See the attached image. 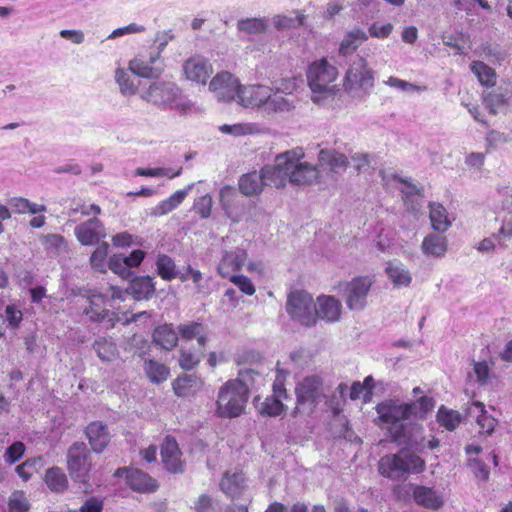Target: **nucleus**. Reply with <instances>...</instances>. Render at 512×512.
I'll use <instances>...</instances> for the list:
<instances>
[{
	"label": "nucleus",
	"mask_w": 512,
	"mask_h": 512,
	"mask_svg": "<svg viewBox=\"0 0 512 512\" xmlns=\"http://www.w3.org/2000/svg\"><path fill=\"white\" fill-rule=\"evenodd\" d=\"M89 319L93 322H101L108 319L110 326L114 325V314L106 308L105 297L99 293H91L89 296V306L84 309Z\"/></svg>",
	"instance_id": "4be33fe9"
},
{
	"label": "nucleus",
	"mask_w": 512,
	"mask_h": 512,
	"mask_svg": "<svg viewBox=\"0 0 512 512\" xmlns=\"http://www.w3.org/2000/svg\"><path fill=\"white\" fill-rule=\"evenodd\" d=\"M204 348H198L192 352L190 349L182 347L180 350L179 365L184 370L193 369L202 359Z\"/></svg>",
	"instance_id": "09e8293b"
},
{
	"label": "nucleus",
	"mask_w": 512,
	"mask_h": 512,
	"mask_svg": "<svg viewBox=\"0 0 512 512\" xmlns=\"http://www.w3.org/2000/svg\"><path fill=\"white\" fill-rule=\"evenodd\" d=\"M220 490L228 497L239 496L245 488V477L241 471H226L220 481Z\"/></svg>",
	"instance_id": "cd10ccee"
},
{
	"label": "nucleus",
	"mask_w": 512,
	"mask_h": 512,
	"mask_svg": "<svg viewBox=\"0 0 512 512\" xmlns=\"http://www.w3.org/2000/svg\"><path fill=\"white\" fill-rule=\"evenodd\" d=\"M183 72L187 80L205 85L213 73V67L209 60L196 55L184 62Z\"/></svg>",
	"instance_id": "dca6fc26"
},
{
	"label": "nucleus",
	"mask_w": 512,
	"mask_h": 512,
	"mask_svg": "<svg viewBox=\"0 0 512 512\" xmlns=\"http://www.w3.org/2000/svg\"><path fill=\"white\" fill-rule=\"evenodd\" d=\"M471 70L478 78L479 82L485 86H494L496 83L495 71L481 61H475L471 64Z\"/></svg>",
	"instance_id": "de8ad7c7"
},
{
	"label": "nucleus",
	"mask_w": 512,
	"mask_h": 512,
	"mask_svg": "<svg viewBox=\"0 0 512 512\" xmlns=\"http://www.w3.org/2000/svg\"><path fill=\"white\" fill-rule=\"evenodd\" d=\"M238 185L241 193L245 196L258 195L263 191V187L266 186L261 171H253L242 175Z\"/></svg>",
	"instance_id": "473e14b6"
},
{
	"label": "nucleus",
	"mask_w": 512,
	"mask_h": 512,
	"mask_svg": "<svg viewBox=\"0 0 512 512\" xmlns=\"http://www.w3.org/2000/svg\"><path fill=\"white\" fill-rule=\"evenodd\" d=\"M385 84L392 87V88H395V89H398V90H401V91H404V92H423L426 90V87L424 86H418V85H415L413 83H410V82H407L405 80H402V79H399L397 77H394V76H391L389 77L386 81H385Z\"/></svg>",
	"instance_id": "4d7b16f0"
},
{
	"label": "nucleus",
	"mask_w": 512,
	"mask_h": 512,
	"mask_svg": "<svg viewBox=\"0 0 512 512\" xmlns=\"http://www.w3.org/2000/svg\"><path fill=\"white\" fill-rule=\"evenodd\" d=\"M411 486L413 487V498L418 505L432 510L442 507L443 499L437 491L421 485Z\"/></svg>",
	"instance_id": "bb28decb"
},
{
	"label": "nucleus",
	"mask_w": 512,
	"mask_h": 512,
	"mask_svg": "<svg viewBox=\"0 0 512 512\" xmlns=\"http://www.w3.org/2000/svg\"><path fill=\"white\" fill-rule=\"evenodd\" d=\"M407 406L409 407L412 420L423 419L432 411L435 406V401L432 397L422 396L415 401L408 402Z\"/></svg>",
	"instance_id": "58836bf2"
},
{
	"label": "nucleus",
	"mask_w": 512,
	"mask_h": 512,
	"mask_svg": "<svg viewBox=\"0 0 512 512\" xmlns=\"http://www.w3.org/2000/svg\"><path fill=\"white\" fill-rule=\"evenodd\" d=\"M295 88L294 81H287L285 88L275 90L267 85H242L237 103L244 108L256 109L265 117H274L276 114L291 112L295 105L291 99L284 96Z\"/></svg>",
	"instance_id": "7ed1b4c3"
},
{
	"label": "nucleus",
	"mask_w": 512,
	"mask_h": 512,
	"mask_svg": "<svg viewBox=\"0 0 512 512\" xmlns=\"http://www.w3.org/2000/svg\"><path fill=\"white\" fill-rule=\"evenodd\" d=\"M178 443L172 437H166L161 445V459L164 468L173 474L184 472L185 463L181 460Z\"/></svg>",
	"instance_id": "f3484780"
},
{
	"label": "nucleus",
	"mask_w": 512,
	"mask_h": 512,
	"mask_svg": "<svg viewBox=\"0 0 512 512\" xmlns=\"http://www.w3.org/2000/svg\"><path fill=\"white\" fill-rule=\"evenodd\" d=\"M297 402L315 406L323 397V382L321 377L311 375L305 377L296 386Z\"/></svg>",
	"instance_id": "4468645a"
},
{
	"label": "nucleus",
	"mask_w": 512,
	"mask_h": 512,
	"mask_svg": "<svg viewBox=\"0 0 512 512\" xmlns=\"http://www.w3.org/2000/svg\"><path fill=\"white\" fill-rule=\"evenodd\" d=\"M317 318L327 322H337L340 319L342 305L333 296H320L317 298Z\"/></svg>",
	"instance_id": "393cba45"
},
{
	"label": "nucleus",
	"mask_w": 512,
	"mask_h": 512,
	"mask_svg": "<svg viewBox=\"0 0 512 512\" xmlns=\"http://www.w3.org/2000/svg\"><path fill=\"white\" fill-rule=\"evenodd\" d=\"M378 424L386 429L393 442L406 445L417 452L424 450L423 426L410 423L411 416L407 403L398 399H388L377 404Z\"/></svg>",
	"instance_id": "f257e3e1"
},
{
	"label": "nucleus",
	"mask_w": 512,
	"mask_h": 512,
	"mask_svg": "<svg viewBox=\"0 0 512 512\" xmlns=\"http://www.w3.org/2000/svg\"><path fill=\"white\" fill-rule=\"evenodd\" d=\"M5 315L9 327H11L12 329H16L19 327L23 318V314L22 311L16 307V305H7L5 308Z\"/></svg>",
	"instance_id": "e2e57ef3"
},
{
	"label": "nucleus",
	"mask_w": 512,
	"mask_h": 512,
	"mask_svg": "<svg viewBox=\"0 0 512 512\" xmlns=\"http://www.w3.org/2000/svg\"><path fill=\"white\" fill-rule=\"evenodd\" d=\"M93 348L102 361H112L118 355L116 344L107 338L97 339L93 344Z\"/></svg>",
	"instance_id": "a18cd8bd"
},
{
	"label": "nucleus",
	"mask_w": 512,
	"mask_h": 512,
	"mask_svg": "<svg viewBox=\"0 0 512 512\" xmlns=\"http://www.w3.org/2000/svg\"><path fill=\"white\" fill-rule=\"evenodd\" d=\"M403 462L398 453L383 456L378 463V469L382 476L392 480L403 477Z\"/></svg>",
	"instance_id": "c85d7f7f"
},
{
	"label": "nucleus",
	"mask_w": 512,
	"mask_h": 512,
	"mask_svg": "<svg viewBox=\"0 0 512 512\" xmlns=\"http://www.w3.org/2000/svg\"><path fill=\"white\" fill-rule=\"evenodd\" d=\"M140 97L160 108H172L178 105L181 90L174 82L159 80L152 82L147 89L142 90Z\"/></svg>",
	"instance_id": "6e6552de"
},
{
	"label": "nucleus",
	"mask_w": 512,
	"mask_h": 512,
	"mask_svg": "<svg viewBox=\"0 0 512 512\" xmlns=\"http://www.w3.org/2000/svg\"><path fill=\"white\" fill-rule=\"evenodd\" d=\"M115 81L119 86L120 93L129 97L137 93V86L134 84L130 73L123 69L117 68L114 75Z\"/></svg>",
	"instance_id": "c03bdc74"
},
{
	"label": "nucleus",
	"mask_w": 512,
	"mask_h": 512,
	"mask_svg": "<svg viewBox=\"0 0 512 512\" xmlns=\"http://www.w3.org/2000/svg\"><path fill=\"white\" fill-rule=\"evenodd\" d=\"M241 84L229 72H220L216 74L209 84V90L214 93L218 101H236L238 100Z\"/></svg>",
	"instance_id": "9b49d317"
},
{
	"label": "nucleus",
	"mask_w": 512,
	"mask_h": 512,
	"mask_svg": "<svg viewBox=\"0 0 512 512\" xmlns=\"http://www.w3.org/2000/svg\"><path fill=\"white\" fill-rule=\"evenodd\" d=\"M436 420L446 430L453 431L461 423L462 416L458 411L448 409L442 405L437 411Z\"/></svg>",
	"instance_id": "ea45409f"
},
{
	"label": "nucleus",
	"mask_w": 512,
	"mask_h": 512,
	"mask_svg": "<svg viewBox=\"0 0 512 512\" xmlns=\"http://www.w3.org/2000/svg\"><path fill=\"white\" fill-rule=\"evenodd\" d=\"M125 474L127 485L139 493H152L158 488L157 481L147 473L136 468H118L114 476L122 477Z\"/></svg>",
	"instance_id": "ddd939ff"
},
{
	"label": "nucleus",
	"mask_w": 512,
	"mask_h": 512,
	"mask_svg": "<svg viewBox=\"0 0 512 512\" xmlns=\"http://www.w3.org/2000/svg\"><path fill=\"white\" fill-rule=\"evenodd\" d=\"M193 509L196 512H214L212 497L207 494H201L194 503Z\"/></svg>",
	"instance_id": "774afa93"
},
{
	"label": "nucleus",
	"mask_w": 512,
	"mask_h": 512,
	"mask_svg": "<svg viewBox=\"0 0 512 512\" xmlns=\"http://www.w3.org/2000/svg\"><path fill=\"white\" fill-rule=\"evenodd\" d=\"M157 272L162 279L170 281L177 277L174 261L168 255H159L156 261Z\"/></svg>",
	"instance_id": "8fccbe9b"
},
{
	"label": "nucleus",
	"mask_w": 512,
	"mask_h": 512,
	"mask_svg": "<svg viewBox=\"0 0 512 512\" xmlns=\"http://www.w3.org/2000/svg\"><path fill=\"white\" fill-rule=\"evenodd\" d=\"M247 259V253L243 249H235L225 252L219 265L218 272L224 278H230L231 273L242 268Z\"/></svg>",
	"instance_id": "b1692460"
},
{
	"label": "nucleus",
	"mask_w": 512,
	"mask_h": 512,
	"mask_svg": "<svg viewBox=\"0 0 512 512\" xmlns=\"http://www.w3.org/2000/svg\"><path fill=\"white\" fill-rule=\"evenodd\" d=\"M129 70L142 78H158L164 71V60L157 54L139 55L129 62Z\"/></svg>",
	"instance_id": "f8f14e48"
},
{
	"label": "nucleus",
	"mask_w": 512,
	"mask_h": 512,
	"mask_svg": "<svg viewBox=\"0 0 512 512\" xmlns=\"http://www.w3.org/2000/svg\"><path fill=\"white\" fill-rule=\"evenodd\" d=\"M229 280L246 295L252 296L256 291L251 280L244 275H232Z\"/></svg>",
	"instance_id": "680f3d73"
},
{
	"label": "nucleus",
	"mask_w": 512,
	"mask_h": 512,
	"mask_svg": "<svg viewBox=\"0 0 512 512\" xmlns=\"http://www.w3.org/2000/svg\"><path fill=\"white\" fill-rule=\"evenodd\" d=\"M375 83V71L367 60L356 55L351 59L343 79L344 91L353 99L365 100Z\"/></svg>",
	"instance_id": "20e7f679"
},
{
	"label": "nucleus",
	"mask_w": 512,
	"mask_h": 512,
	"mask_svg": "<svg viewBox=\"0 0 512 512\" xmlns=\"http://www.w3.org/2000/svg\"><path fill=\"white\" fill-rule=\"evenodd\" d=\"M144 370L150 381L156 384L165 381L169 376V369L154 360L145 361Z\"/></svg>",
	"instance_id": "49530a36"
},
{
	"label": "nucleus",
	"mask_w": 512,
	"mask_h": 512,
	"mask_svg": "<svg viewBox=\"0 0 512 512\" xmlns=\"http://www.w3.org/2000/svg\"><path fill=\"white\" fill-rule=\"evenodd\" d=\"M67 467L75 482L88 483L92 468L91 453L83 442L73 443L67 452Z\"/></svg>",
	"instance_id": "1a4fd4ad"
},
{
	"label": "nucleus",
	"mask_w": 512,
	"mask_h": 512,
	"mask_svg": "<svg viewBox=\"0 0 512 512\" xmlns=\"http://www.w3.org/2000/svg\"><path fill=\"white\" fill-rule=\"evenodd\" d=\"M338 71L326 59L313 62L307 71V80L312 91V100L319 103L332 91L330 84L335 81Z\"/></svg>",
	"instance_id": "423d86ee"
},
{
	"label": "nucleus",
	"mask_w": 512,
	"mask_h": 512,
	"mask_svg": "<svg viewBox=\"0 0 512 512\" xmlns=\"http://www.w3.org/2000/svg\"><path fill=\"white\" fill-rule=\"evenodd\" d=\"M429 208V218L432 228L438 233L446 232L451 226L446 209L439 203H431Z\"/></svg>",
	"instance_id": "e433bc0d"
},
{
	"label": "nucleus",
	"mask_w": 512,
	"mask_h": 512,
	"mask_svg": "<svg viewBox=\"0 0 512 512\" xmlns=\"http://www.w3.org/2000/svg\"><path fill=\"white\" fill-rule=\"evenodd\" d=\"M85 433L92 450L96 453H102L110 442V433L107 426L101 421L91 422Z\"/></svg>",
	"instance_id": "412c9836"
},
{
	"label": "nucleus",
	"mask_w": 512,
	"mask_h": 512,
	"mask_svg": "<svg viewBox=\"0 0 512 512\" xmlns=\"http://www.w3.org/2000/svg\"><path fill=\"white\" fill-rule=\"evenodd\" d=\"M285 398H287L285 388L276 381L273 385V395L266 397L262 402H259V398H256V407L261 415L279 416L284 411L282 399Z\"/></svg>",
	"instance_id": "a211bd4d"
},
{
	"label": "nucleus",
	"mask_w": 512,
	"mask_h": 512,
	"mask_svg": "<svg viewBox=\"0 0 512 512\" xmlns=\"http://www.w3.org/2000/svg\"><path fill=\"white\" fill-rule=\"evenodd\" d=\"M45 482L54 492H63L68 487L67 477L59 467H52L46 471Z\"/></svg>",
	"instance_id": "a19ab883"
},
{
	"label": "nucleus",
	"mask_w": 512,
	"mask_h": 512,
	"mask_svg": "<svg viewBox=\"0 0 512 512\" xmlns=\"http://www.w3.org/2000/svg\"><path fill=\"white\" fill-rule=\"evenodd\" d=\"M25 449V445L21 441H16L12 443L6 449V452L4 454V461L9 465L16 463L23 457Z\"/></svg>",
	"instance_id": "bf43d9fd"
},
{
	"label": "nucleus",
	"mask_w": 512,
	"mask_h": 512,
	"mask_svg": "<svg viewBox=\"0 0 512 512\" xmlns=\"http://www.w3.org/2000/svg\"><path fill=\"white\" fill-rule=\"evenodd\" d=\"M510 100H512V81L503 82L484 96V103L492 114H496L501 108L507 106Z\"/></svg>",
	"instance_id": "6ab92c4d"
},
{
	"label": "nucleus",
	"mask_w": 512,
	"mask_h": 512,
	"mask_svg": "<svg viewBox=\"0 0 512 512\" xmlns=\"http://www.w3.org/2000/svg\"><path fill=\"white\" fill-rule=\"evenodd\" d=\"M385 272L396 288L408 287L412 282L410 271L403 263L397 260L389 261L386 265Z\"/></svg>",
	"instance_id": "7c9ffc66"
},
{
	"label": "nucleus",
	"mask_w": 512,
	"mask_h": 512,
	"mask_svg": "<svg viewBox=\"0 0 512 512\" xmlns=\"http://www.w3.org/2000/svg\"><path fill=\"white\" fill-rule=\"evenodd\" d=\"M74 234L76 239L85 246L95 245L106 237L104 225L97 217H92L76 225Z\"/></svg>",
	"instance_id": "2eb2a0df"
},
{
	"label": "nucleus",
	"mask_w": 512,
	"mask_h": 512,
	"mask_svg": "<svg viewBox=\"0 0 512 512\" xmlns=\"http://www.w3.org/2000/svg\"><path fill=\"white\" fill-rule=\"evenodd\" d=\"M179 334L185 340L197 339V344L201 348H205L207 338L203 333V326L200 323L192 322L179 326Z\"/></svg>",
	"instance_id": "79ce46f5"
},
{
	"label": "nucleus",
	"mask_w": 512,
	"mask_h": 512,
	"mask_svg": "<svg viewBox=\"0 0 512 512\" xmlns=\"http://www.w3.org/2000/svg\"><path fill=\"white\" fill-rule=\"evenodd\" d=\"M108 249V243L102 242L100 245L97 246V248L92 253L90 257V263L95 270L99 272L106 271V266L108 265V263L106 262Z\"/></svg>",
	"instance_id": "3c124183"
},
{
	"label": "nucleus",
	"mask_w": 512,
	"mask_h": 512,
	"mask_svg": "<svg viewBox=\"0 0 512 512\" xmlns=\"http://www.w3.org/2000/svg\"><path fill=\"white\" fill-rule=\"evenodd\" d=\"M203 385L202 379L195 374H184L173 382V390L176 395L186 397L193 395Z\"/></svg>",
	"instance_id": "2f4dec72"
},
{
	"label": "nucleus",
	"mask_w": 512,
	"mask_h": 512,
	"mask_svg": "<svg viewBox=\"0 0 512 512\" xmlns=\"http://www.w3.org/2000/svg\"><path fill=\"white\" fill-rule=\"evenodd\" d=\"M31 505L23 491H14L8 500V512H28Z\"/></svg>",
	"instance_id": "603ef678"
},
{
	"label": "nucleus",
	"mask_w": 512,
	"mask_h": 512,
	"mask_svg": "<svg viewBox=\"0 0 512 512\" xmlns=\"http://www.w3.org/2000/svg\"><path fill=\"white\" fill-rule=\"evenodd\" d=\"M194 183L188 184L184 189L177 190L169 198L161 201L153 209V216H163L176 209L193 189Z\"/></svg>",
	"instance_id": "c756f323"
},
{
	"label": "nucleus",
	"mask_w": 512,
	"mask_h": 512,
	"mask_svg": "<svg viewBox=\"0 0 512 512\" xmlns=\"http://www.w3.org/2000/svg\"><path fill=\"white\" fill-rule=\"evenodd\" d=\"M129 290L136 300H147L153 296L155 284L150 276L136 277L131 281Z\"/></svg>",
	"instance_id": "72a5a7b5"
},
{
	"label": "nucleus",
	"mask_w": 512,
	"mask_h": 512,
	"mask_svg": "<svg viewBox=\"0 0 512 512\" xmlns=\"http://www.w3.org/2000/svg\"><path fill=\"white\" fill-rule=\"evenodd\" d=\"M373 285L369 276H357L345 284L344 300L348 309L361 311L367 306L368 293Z\"/></svg>",
	"instance_id": "9d476101"
},
{
	"label": "nucleus",
	"mask_w": 512,
	"mask_h": 512,
	"mask_svg": "<svg viewBox=\"0 0 512 512\" xmlns=\"http://www.w3.org/2000/svg\"><path fill=\"white\" fill-rule=\"evenodd\" d=\"M392 30L393 25L391 23H373L369 27V34L375 38L385 39L391 34Z\"/></svg>",
	"instance_id": "0e129e2a"
},
{
	"label": "nucleus",
	"mask_w": 512,
	"mask_h": 512,
	"mask_svg": "<svg viewBox=\"0 0 512 512\" xmlns=\"http://www.w3.org/2000/svg\"><path fill=\"white\" fill-rule=\"evenodd\" d=\"M286 311L293 321L303 326L316 324L317 307L312 296L303 290H295L288 295Z\"/></svg>",
	"instance_id": "0eeeda50"
},
{
	"label": "nucleus",
	"mask_w": 512,
	"mask_h": 512,
	"mask_svg": "<svg viewBox=\"0 0 512 512\" xmlns=\"http://www.w3.org/2000/svg\"><path fill=\"white\" fill-rule=\"evenodd\" d=\"M101 207L96 204H87L85 202H74L69 210H68V216L72 217L76 214L80 213L82 216H93L96 217L97 215L101 214Z\"/></svg>",
	"instance_id": "864d4df0"
},
{
	"label": "nucleus",
	"mask_w": 512,
	"mask_h": 512,
	"mask_svg": "<svg viewBox=\"0 0 512 512\" xmlns=\"http://www.w3.org/2000/svg\"><path fill=\"white\" fill-rule=\"evenodd\" d=\"M474 373L476 375L477 383L480 386H487L496 379L495 375L490 373L489 366L486 361L474 362Z\"/></svg>",
	"instance_id": "6e6d98bb"
},
{
	"label": "nucleus",
	"mask_w": 512,
	"mask_h": 512,
	"mask_svg": "<svg viewBox=\"0 0 512 512\" xmlns=\"http://www.w3.org/2000/svg\"><path fill=\"white\" fill-rule=\"evenodd\" d=\"M108 267L115 274H118L123 278L130 274V269L127 266V260L122 254L113 255L108 261Z\"/></svg>",
	"instance_id": "13d9d810"
},
{
	"label": "nucleus",
	"mask_w": 512,
	"mask_h": 512,
	"mask_svg": "<svg viewBox=\"0 0 512 512\" xmlns=\"http://www.w3.org/2000/svg\"><path fill=\"white\" fill-rule=\"evenodd\" d=\"M220 131L234 136H244L256 132L257 126L253 123L224 124L220 126Z\"/></svg>",
	"instance_id": "5fc2aeb1"
},
{
	"label": "nucleus",
	"mask_w": 512,
	"mask_h": 512,
	"mask_svg": "<svg viewBox=\"0 0 512 512\" xmlns=\"http://www.w3.org/2000/svg\"><path fill=\"white\" fill-rule=\"evenodd\" d=\"M467 414L470 418H474L476 420L481 433L490 435L494 431L497 421L487 413L485 405L482 402H473L468 407Z\"/></svg>",
	"instance_id": "a878e982"
},
{
	"label": "nucleus",
	"mask_w": 512,
	"mask_h": 512,
	"mask_svg": "<svg viewBox=\"0 0 512 512\" xmlns=\"http://www.w3.org/2000/svg\"><path fill=\"white\" fill-rule=\"evenodd\" d=\"M268 28L264 18H246L237 22V29L249 35H260Z\"/></svg>",
	"instance_id": "37998d69"
},
{
	"label": "nucleus",
	"mask_w": 512,
	"mask_h": 512,
	"mask_svg": "<svg viewBox=\"0 0 512 512\" xmlns=\"http://www.w3.org/2000/svg\"><path fill=\"white\" fill-rule=\"evenodd\" d=\"M248 401V387L239 380L227 381L218 392L216 414L222 418H235L244 412Z\"/></svg>",
	"instance_id": "39448f33"
},
{
	"label": "nucleus",
	"mask_w": 512,
	"mask_h": 512,
	"mask_svg": "<svg viewBox=\"0 0 512 512\" xmlns=\"http://www.w3.org/2000/svg\"><path fill=\"white\" fill-rule=\"evenodd\" d=\"M367 39L368 36L364 30L354 28L344 36L340 43L339 53L347 56L353 53Z\"/></svg>",
	"instance_id": "c9c22d12"
},
{
	"label": "nucleus",
	"mask_w": 512,
	"mask_h": 512,
	"mask_svg": "<svg viewBox=\"0 0 512 512\" xmlns=\"http://www.w3.org/2000/svg\"><path fill=\"white\" fill-rule=\"evenodd\" d=\"M213 200L209 194L199 197L195 200L193 208L201 218L206 219L210 216L212 210Z\"/></svg>",
	"instance_id": "052dcab7"
},
{
	"label": "nucleus",
	"mask_w": 512,
	"mask_h": 512,
	"mask_svg": "<svg viewBox=\"0 0 512 512\" xmlns=\"http://www.w3.org/2000/svg\"><path fill=\"white\" fill-rule=\"evenodd\" d=\"M319 166L323 169H328L331 173L340 174L348 167V158L334 150V149H321L318 155Z\"/></svg>",
	"instance_id": "5701e85b"
},
{
	"label": "nucleus",
	"mask_w": 512,
	"mask_h": 512,
	"mask_svg": "<svg viewBox=\"0 0 512 512\" xmlns=\"http://www.w3.org/2000/svg\"><path fill=\"white\" fill-rule=\"evenodd\" d=\"M398 454L403 462L404 474H419L425 470L426 463L418 455L410 453L406 449L400 450Z\"/></svg>",
	"instance_id": "4c0bfd02"
},
{
	"label": "nucleus",
	"mask_w": 512,
	"mask_h": 512,
	"mask_svg": "<svg viewBox=\"0 0 512 512\" xmlns=\"http://www.w3.org/2000/svg\"><path fill=\"white\" fill-rule=\"evenodd\" d=\"M304 151L294 148L276 155L274 163L261 169L266 186L283 188L287 182L294 185H307L314 182L319 171L315 165L302 162Z\"/></svg>",
	"instance_id": "f03ea898"
},
{
	"label": "nucleus",
	"mask_w": 512,
	"mask_h": 512,
	"mask_svg": "<svg viewBox=\"0 0 512 512\" xmlns=\"http://www.w3.org/2000/svg\"><path fill=\"white\" fill-rule=\"evenodd\" d=\"M448 251V239L440 233L427 234L421 243V252L427 258L442 259Z\"/></svg>",
	"instance_id": "aec40b11"
},
{
	"label": "nucleus",
	"mask_w": 512,
	"mask_h": 512,
	"mask_svg": "<svg viewBox=\"0 0 512 512\" xmlns=\"http://www.w3.org/2000/svg\"><path fill=\"white\" fill-rule=\"evenodd\" d=\"M103 509L104 500L96 496L89 497L81 505V512H103Z\"/></svg>",
	"instance_id": "69168bd1"
},
{
	"label": "nucleus",
	"mask_w": 512,
	"mask_h": 512,
	"mask_svg": "<svg viewBox=\"0 0 512 512\" xmlns=\"http://www.w3.org/2000/svg\"><path fill=\"white\" fill-rule=\"evenodd\" d=\"M153 341L165 350L177 345L178 334L172 324L158 326L153 332Z\"/></svg>",
	"instance_id": "f704fd0d"
},
{
	"label": "nucleus",
	"mask_w": 512,
	"mask_h": 512,
	"mask_svg": "<svg viewBox=\"0 0 512 512\" xmlns=\"http://www.w3.org/2000/svg\"><path fill=\"white\" fill-rule=\"evenodd\" d=\"M372 156L368 153H355L351 156L354 168L363 172L370 167Z\"/></svg>",
	"instance_id": "338daca9"
}]
</instances>
